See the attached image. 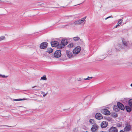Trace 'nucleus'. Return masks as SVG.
Wrapping results in <instances>:
<instances>
[{
	"label": "nucleus",
	"mask_w": 132,
	"mask_h": 132,
	"mask_svg": "<svg viewBox=\"0 0 132 132\" xmlns=\"http://www.w3.org/2000/svg\"><path fill=\"white\" fill-rule=\"evenodd\" d=\"M0 77H1L3 78H5L7 77H8V76H5L4 75H2L1 74H0Z\"/></svg>",
	"instance_id": "27"
},
{
	"label": "nucleus",
	"mask_w": 132,
	"mask_h": 132,
	"mask_svg": "<svg viewBox=\"0 0 132 132\" xmlns=\"http://www.w3.org/2000/svg\"><path fill=\"white\" fill-rule=\"evenodd\" d=\"M109 131V132H118V129L116 127L112 126L110 128Z\"/></svg>",
	"instance_id": "7"
},
{
	"label": "nucleus",
	"mask_w": 132,
	"mask_h": 132,
	"mask_svg": "<svg viewBox=\"0 0 132 132\" xmlns=\"http://www.w3.org/2000/svg\"><path fill=\"white\" fill-rule=\"evenodd\" d=\"M73 46V44L70 43L68 45L67 47H68L69 48H71Z\"/></svg>",
	"instance_id": "23"
},
{
	"label": "nucleus",
	"mask_w": 132,
	"mask_h": 132,
	"mask_svg": "<svg viewBox=\"0 0 132 132\" xmlns=\"http://www.w3.org/2000/svg\"><path fill=\"white\" fill-rule=\"evenodd\" d=\"M125 108L127 111L128 112H130L131 111L130 108L129 106H125Z\"/></svg>",
	"instance_id": "18"
},
{
	"label": "nucleus",
	"mask_w": 132,
	"mask_h": 132,
	"mask_svg": "<svg viewBox=\"0 0 132 132\" xmlns=\"http://www.w3.org/2000/svg\"><path fill=\"white\" fill-rule=\"evenodd\" d=\"M66 53L68 57L70 58L72 56V54L71 52L68 51H67Z\"/></svg>",
	"instance_id": "14"
},
{
	"label": "nucleus",
	"mask_w": 132,
	"mask_h": 132,
	"mask_svg": "<svg viewBox=\"0 0 132 132\" xmlns=\"http://www.w3.org/2000/svg\"><path fill=\"white\" fill-rule=\"evenodd\" d=\"M122 41L123 45L119 44V46L120 48H124L125 46L127 47V46L128 42L123 38L122 39Z\"/></svg>",
	"instance_id": "1"
},
{
	"label": "nucleus",
	"mask_w": 132,
	"mask_h": 132,
	"mask_svg": "<svg viewBox=\"0 0 132 132\" xmlns=\"http://www.w3.org/2000/svg\"><path fill=\"white\" fill-rule=\"evenodd\" d=\"M73 24L75 25L80 24H81L80 22V20H78L76 21H75L73 23H71L70 24L71 25Z\"/></svg>",
	"instance_id": "16"
},
{
	"label": "nucleus",
	"mask_w": 132,
	"mask_h": 132,
	"mask_svg": "<svg viewBox=\"0 0 132 132\" xmlns=\"http://www.w3.org/2000/svg\"><path fill=\"white\" fill-rule=\"evenodd\" d=\"M106 56H106V55H105V57H104V58H103V59H104V58H105L106 57Z\"/></svg>",
	"instance_id": "35"
},
{
	"label": "nucleus",
	"mask_w": 132,
	"mask_h": 132,
	"mask_svg": "<svg viewBox=\"0 0 132 132\" xmlns=\"http://www.w3.org/2000/svg\"><path fill=\"white\" fill-rule=\"evenodd\" d=\"M92 77H88L87 78H85L84 79V80H89L91 79H92Z\"/></svg>",
	"instance_id": "29"
},
{
	"label": "nucleus",
	"mask_w": 132,
	"mask_h": 132,
	"mask_svg": "<svg viewBox=\"0 0 132 132\" xmlns=\"http://www.w3.org/2000/svg\"><path fill=\"white\" fill-rule=\"evenodd\" d=\"M131 126L129 125H127L125 126L124 129V132H128L131 129Z\"/></svg>",
	"instance_id": "9"
},
{
	"label": "nucleus",
	"mask_w": 132,
	"mask_h": 132,
	"mask_svg": "<svg viewBox=\"0 0 132 132\" xmlns=\"http://www.w3.org/2000/svg\"><path fill=\"white\" fill-rule=\"evenodd\" d=\"M101 112L103 114L106 115H109L110 114V112L107 109H105L102 110Z\"/></svg>",
	"instance_id": "5"
},
{
	"label": "nucleus",
	"mask_w": 132,
	"mask_h": 132,
	"mask_svg": "<svg viewBox=\"0 0 132 132\" xmlns=\"http://www.w3.org/2000/svg\"><path fill=\"white\" fill-rule=\"evenodd\" d=\"M108 54L110 55L112 54V52L111 50H109L108 52Z\"/></svg>",
	"instance_id": "28"
},
{
	"label": "nucleus",
	"mask_w": 132,
	"mask_h": 132,
	"mask_svg": "<svg viewBox=\"0 0 132 132\" xmlns=\"http://www.w3.org/2000/svg\"><path fill=\"white\" fill-rule=\"evenodd\" d=\"M51 46L53 47H56L59 46V43L57 41H54L51 42Z\"/></svg>",
	"instance_id": "8"
},
{
	"label": "nucleus",
	"mask_w": 132,
	"mask_h": 132,
	"mask_svg": "<svg viewBox=\"0 0 132 132\" xmlns=\"http://www.w3.org/2000/svg\"><path fill=\"white\" fill-rule=\"evenodd\" d=\"M98 128V126L96 124L93 125L91 129V131L93 132H95L97 131Z\"/></svg>",
	"instance_id": "3"
},
{
	"label": "nucleus",
	"mask_w": 132,
	"mask_h": 132,
	"mask_svg": "<svg viewBox=\"0 0 132 132\" xmlns=\"http://www.w3.org/2000/svg\"><path fill=\"white\" fill-rule=\"evenodd\" d=\"M96 118L98 120H100L103 118L102 115L100 113H97L95 115Z\"/></svg>",
	"instance_id": "10"
},
{
	"label": "nucleus",
	"mask_w": 132,
	"mask_h": 132,
	"mask_svg": "<svg viewBox=\"0 0 132 132\" xmlns=\"http://www.w3.org/2000/svg\"><path fill=\"white\" fill-rule=\"evenodd\" d=\"M130 86H131L132 87V83L131 84Z\"/></svg>",
	"instance_id": "40"
},
{
	"label": "nucleus",
	"mask_w": 132,
	"mask_h": 132,
	"mask_svg": "<svg viewBox=\"0 0 132 132\" xmlns=\"http://www.w3.org/2000/svg\"><path fill=\"white\" fill-rule=\"evenodd\" d=\"M107 19H108L107 18V17L106 18H105V20H106Z\"/></svg>",
	"instance_id": "39"
},
{
	"label": "nucleus",
	"mask_w": 132,
	"mask_h": 132,
	"mask_svg": "<svg viewBox=\"0 0 132 132\" xmlns=\"http://www.w3.org/2000/svg\"><path fill=\"white\" fill-rule=\"evenodd\" d=\"M122 19H119L118 20V21L117 23L118 26H120L122 23Z\"/></svg>",
	"instance_id": "19"
},
{
	"label": "nucleus",
	"mask_w": 132,
	"mask_h": 132,
	"mask_svg": "<svg viewBox=\"0 0 132 132\" xmlns=\"http://www.w3.org/2000/svg\"><path fill=\"white\" fill-rule=\"evenodd\" d=\"M108 125V123L106 121H103L101 123V128H103L106 127Z\"/></svg>",
	"instance_id": "11"
},
{
	"label": "nucleus",
	"mask_w": 132,
	"mask_h": 132,
	"mask_svg": "<svg viewBox=\"0 0 132 132\" xmlns=\"http://www.w3.org/2000/svg\"><path fill=\"white\" fill-rule=\"evenodd\" d=\"M129 105L131 107L132 106V100H130L128 102Z\"/></svg>",
	"instance_id": "25"
},
{
	"label": "nucleus",
	"mask_w": 132,
	"mask_h": 132,
	"mask_svg": "<svg viewBox=\"0 0 132 132\" xmlns=\"http://www.w3.org/2000/svg\"><path fill=\"white\" fill-rule=\"evenodd\" d=\"M5 37L4 36H2L0 37V41L5 40Z\"/></svg>",
	"instance_id": "26"
},
{
	"label": "nucleus",
	"mask_w": 132,
	"mask_h": 132,
	"mask_svg": "<svg viewBox=\"0 0 132 132\" xmlns=\"http://www.w3.org/2000/svg\"><path fill=\"white\" fill-rule=\"evenodd\" d=\"M61 55V51L59 50L56 51L54 54V56L57 58L60 57Z\"/></svg>",
	"instance_id": "4"
},
{
	"label": "nucleus",
	"mask_w": 132,
	"mask_h": 132,
	"mask_svg": "<svg viewBox=\"0 0 132 132\" xmlns=\"http://www.w3.org/2000/svg\"><path fill=\"white\" fill-rule=\"evenodd\" d=\"M37 87V86H33V87H32V88H35V87Z\"/></svg>",
	"instance_id": "33"
},
{
	"label": "nucleus",
	"mask_w": 132,
	"mask_h": 132,
	"mask_svg": "<svg viewBox=\"0 0 132 132\" xmlns=\"http://www.w3.org/2000/svg\"><path fill=\"white\" fill-rule=\"evenodd\" d=\"M1 126H7V127H11V126H6V125H3V126L0 125V127H1Z\"/></svg>",
	"instance_id": "31"
},
{
	"label": "nucleus",
	"mask_w": 132,
	"mask_h": 132,
	"mask_svg": "<svg viewBox=\"0 0 132 132\" xmlns=\"http://www.w3.org/2000/svg\"><path fill=\"white\" fill-rule=\"evenodd\" d=\"M29 100V99L28 98H23L22 99H13V101H19L22 100Z\"/></svg>",
	"instance_id": "15"
},
{
	"label": "nucleus",
	"mask_w": 132,
	"mask_h": 132,
	"mask_svg": "<svg viewBox=\"0 0 132 132\" xmlns=\"http://www.w3.org/2000/svg\"><path fill=\"white\" fill-rule=\"evenodd\" d=\"M47 80V78L46 76L45 75H44L43 77H41L40 80Z\"/></svg>",
	"instance_id": "22"
},
{
	"label": "nucleus",
	"mask_w": 132,
	"mask_h": 132,
	"mask_svg": "<svg viewBox=\"0 0 132 132\" xmlns=\"http://www.w3.org/2000/svg\"><path fill=\"white\" fill-rule=\"evenodd\" d=\"M118 26L117 25H116L115 27V28H116Z\"/></svg>",
	"instance_id": "37"
},
{
	"label": "nucleus",
	"mask_w": 132,
	"mask_h": 132,
	"mask_svg": "<svg viewBox=\"0 0 132 132\" xmlns=\"http://www.w3.org/2000/svg\"><path fill=\"white\" fill-rule=\"evenodd\" d=\"M9 3V4H11V2H10V1H5V3Z\"/></svg>",
	"instance_id": "30"
},
{
	"label": "nucleus",
	"mask_w": 132,
	"mask_h": 132,
	"mask_svg": "<svg viewBox=\"0 0 132 132\" xmlns=\"http://www.w3.org/2000/svg\"><path fill=\"white\" fill-rule=\"evenodd\" d=\"M89 122L92 124H95V121L93 119H90L89 120Z\"/></svg>",
	"instance_id": "21"
},
{
	"label": "nucleus",
	"mask_w": 132,
	"mask_h": 132,
	"mask_svg": "<svg viewBox=\"0 0 132 132\" xmlns=\"http://www.w3.org/2000/svg\"><path fill=\"white\" fill-rule=\"evenodd\" d=\"M117 105L118 108L122 110H123L125 109L124 106L120 103L118 102L117 103Z\"/></svg>",
	"instance_id": "12"
},
{
	"label": "nucleus",
	"mask_w": 132,
	"mask_h": 132,
	"mask_svg": "<svg viewBox=\"0 0 132 132\" xmlns=\"http://www.w3.org/2000/svg\"><path fill=\"white\" fill-rule=\"evenodd\" d=\"M86 18V17L85 16V17L81 18V19L79 20H80V24L81 23H82L84 21L85 19Z\"/></svg>",
	"instance_id": "20"
},
{
	"label": "nucleus",
	"mask_w": 132,
	"mask_h": 132,
	"mask_svg": "<svg viewBox=\"0 0 132 132\" xmlns=\"http://www.w3.org/2000/svg\"><path fill=\"white\" fill-rule=\"evenodd\" d=\"M81 50V47L79 46L76 47L73 50V52L74 54H77L79 53Z\"/></svg>",
	"instance_id": "2"
},
{
	"label": "nucleus",
	"mask_w": 132,
	"mask_h": 132,
	"mask_svg": "<svg viewBox=\"0 0 132 132\" xmlns=\"http://www.w3.org/2000/svg\"><path fill=\"white\" fill-rule=\"evenodd\" d=\"M113 17L112 16H108V17H107V18L108 19L110 18H112Z\"/></svg>",
	"instance_id": "32"
},
{
	"label": "nucleus",
	"mask_w": 132,
	"mask_h": 132,
	"mask_svg": "<svg viewBox=\"0 0 132 132\" xmlns=\"http://www.w3.org/2000/svg\"><path fill=\"white\" fill-rule=\"evenodd\" d=\"M41 106H39V107H41Z\"/></svg>",
	"instance_id": "41"
},
{
	"label": "nucleus",
	"mask_w": 132,
	"mask_h": 132,
	"mask_svg": "<svg viewBox=\"0 0 132 132\" xmlns=\"http://www.w3.org/2000/svg\"><path fill=\"white\" fill-rule=\"evenodd\" d=\"M53 50L51 48H49L47 49L46 52L49 53H50L52 52Z\"/></svg>",
	"instance_id": "17"
},
{
	"label": "nucleus",
	"mask_w": 132,
	"mask_h": 132,
	"mask_svg": "<svg viewBox=\"0 0 132 132\" xmlns=\"http://www.w3.org/2000/svg\"><path fill=\"white\" fill-rule=\"evenodd\" d=\"M46 95V94L45 95H43V96L44 97Z\"/></svg>",
	"instance_id": "36"
},
{
	"label": "nucleus",
	"mask_w": 132,
	"mask_h": 132,
	"mask_svg": "<svg viewBox=\"0 0 132 132\" xmlns=\"http://www.w3.org/2000/svg\"><path fill=\"white\" fill-rule=\"evenodd\" d=\"M119 132H124L123 130H121Z\"/></svg>",
	"instance_id": "34"
},
{
	"label": "nucleus",
	"mask_w": 132,
	"mask_h": 132,
	"mask_svg": "<svg viewBox=\"0 0 132 132\" xmlns=\"http://www.w3.org/2000/svg\"><path fill=\"white\" fill-rule=\"evenodd\" d=\"M79 80H80V81L81 80V78H79Z\"/></svg>",
	"instance_id": "38"
},
{
	"label": "nucleus",
	"mask_w": 132,
	"mask_h": 132,
	"mask_svg": "<svg viewBox=\"0 0 132 132\" xmlns=\"http://www.w3.org/2000/svg\"><path fill=\"white\" fill-rule=\"evenodd\" d=\"M68 41L66 39H63L61 41V43L63 46L67 45L68 44Z\"/></svg>",
	"instance_id": "13"
},
{
	"label": "nucleus",
	"mask_w": 132,
	"mask_h": 132,
	"mask_svg": "<svg viewBox=\"0 0 132 132\" xmlns=\"http://www.w3.org/2000/svg\"><path fill=\"white\" fill-rule=\"evenodd\" d=\"M47 46V43L44 42L42 43L40 46V48L42 49H44L46 48Z\"/></svg>",
	"instance_id": "6"
},
{
	"label": "nucleus",
	"mask_w": 132,
	"mask_h": 132,
	"mask_svg": "<svg viewBox=\"0 0 132 132\" xmlns=\"http://www.w3.org/2000/svg\"><path fill=\"white\" fill-rule=\"evenodd\" d=\"M0 1H1V0H0Z\"/></svg>",
	"instance_id": "42"
},
{
	"label": "nucleus",
	"mask_w": 132,
	"mask_h": 132,
	"mask_svg": "<svg viewBox=\"0 0 132 132\" xmlns=\"http://www.w3.org/2000/svg\"><path fill=\"white\" fill-rule=\"evenodd\" d=\"M73 40L76 41L80 39L79 37H73Z\"/></svg>",
	"instance_id": "24"
}]
</instances>
